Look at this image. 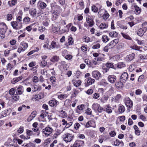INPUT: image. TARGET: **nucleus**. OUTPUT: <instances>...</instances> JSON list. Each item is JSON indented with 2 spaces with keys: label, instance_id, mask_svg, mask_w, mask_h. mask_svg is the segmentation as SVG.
<instances>
[{
  "label": "nucleus",
  "instance_id": "1",
  "mask_svg": "<svg viewBox=\"0 0 147 147\" xmlns=\"http://www.w3.org/2000/svg\"><path fill=\"white\" fill-rule=\"evenodd\" d=\"M50 6L51 10L50 12L52 13V20L54 21L56 20L58 18L59 13V12L61 9V7L59 5L54 3H51Z\"/></svg>",
  "mask_w": 147,
  "mask_h": 147
},
{
  "label": "nucleus",
  "instance_id": "2",
  "mask_svg": "<svg viewBox=\"0 0 147 147\" xmlns=\"http://www.w3.org/2000/svg\"><path fill=\"white\" fill-rule=\"evenodd\" d=\"M7 28V26L4 23H0V39L3 38L5 37V34Z\"/></svg>",
  "mask_w": 147,
  "mask_h": 147
},
{
  "label": "nucleus",
  "instance_id": "3",
  "mask_svg": "<svg viewBox=\"0 0 147 147\" xmlns=\"http://www.w3.org/2000/svg\"><path fill=\"white\" fill-rule=\"evenodd\" d=\"M18 88L16 90V94H15V90L13 88H11L9 91V94L11 95H13V96L11 97H9L8 99L9 100H14L15 101H17L18 100Z\"/></svg>",
  "mask_w": 147,
  "mask_h": 147
},
{
  "label": "nucleus",
  "instance_id": "4",
  "mask_svg": "<svg viewBox=\"0 0 147 147\" xmlns=\"http://www.w3.org/2000/svg\"><path fill=\"white\" fill-rule=\"evenodd\" d=\"M53 131V129L51 127H47L42 129V133L45 136L47 137L51 134Z\"/></svg>",
  "mask_w": 147,
  "mask_h": 147
},
{
  "label": "nucleus",
  "instance_id": "5",
  "mask_svg": "<svg viewBox=\"0 0 147 147\" xmlns=\"http://www.w3.org/2000/svg\"><path fill=\"white\" fill-rule=\"evenodd\" d=\"M86 21L88 24V26L92 27L94 26L95 24L94 20V17L92 16H88L86 18Z\"/></svg>",
  "mask_w": 147,
  "mask_h": 147
},
{
  "label": "nucleus",
  "instance_id": "6",
  "mask_svg": "<svg viewBox=\"0 0 147 147\" xmlns=\"http://www.w3.org/2000/svg\"><path fill=\"white\" fill-rule=\"evenodd\" d=\"M92 74L93 77L95 78L96 80H99L102 78V76L101 74L97 70L92 71Z\"/></svg>",
  "mask_w": 147,
  "mask_h": 147
},
{
  "label": "nucleus",
  "instance_id": "7",
  "mask_svg": "<svg viewBox=\"0 0 147 147\" xmlns=\"http://www.w3.org/2000/svg\"><path fill=\"white\" fill-rule=\"evenodd\" d=\"M64 140L66 142H71L73 139L74 136L71 134L67 133L63 136Z\"/></svg>",
  "mask_w": 147,
  "mask_h": 147
},
{
  "label": "nucleus",
  "instance_id": "8",
  "mask_svg": "<svg viewBox=\"0 0 147 147\" xmlns=\"http://www.w3.org/2000/svg\"><path fill=\"white\" fill-rule=\"evenodd\" d=\"M85 87H87L94 83L95 80L94 79L89 77L85 80Z\"/></svg>",
  "mask_w": 147,
  "mask_h": 147
},
{
  "label": "nucleus",
  "instance_id": "9",
  "mask_svg": "<svg viewBox=\"0 0 147 147\" xmlns=\"http://www.w3.org/2000/svg\"><path fill=\"white\" fill-rule=\"evenodd\" d=\"M128 78V75L126 72H123L120 78V80L121 82L124 83H125Z\"/></svg>",
  "mask_w": 147,
  "mask_h": 147
},
{
  "label": "nucleus",
  "instance_id": "10",
  "mask_svg": "<svg viewBox=\"0 0 147 147\" xmlns=\"http://www.w3.org/2000/svg\"><path fill=\"white\" fill-rule=\"evenodd\" d=\"M102 6L99 4H96V5H92L91 6L92 11L95 13H97L99 9L101 8Z\"/></svg>",
  "mask_w": 147,
  "mask_h": 147
},
{
  "label": "nucleus",
  "instance_id": "11",
  "mask_svg": "<svg viewBox=\"0 0 147 147\" xmlns=\"http://www.w3.org/2000/svg\"><path fill=\"white\" fill-rule=\"evenodd\" d=\"M84 144V142L83 141L77 140L71 147H81Z\"/></svg>",
  "mask_w": 147,
  "mask_h": 147
},
{
  "label": "nucleus",
  "instance_id": "12",
  "mask_svg": "<svg viewBox=\"0 0 147 147\" xmlns=\"http://www.w3.org/2000/svg\"><path fill=\"white\" fill-rule=\"evenodd\" d=\"M28 46V44L25 42H22L20 45V48H19V53L22 51H23L25 50L27 48Z\"/></svg>",
  "mask_w": 147,
  "mask_h": 147
},
{
  "label": "nucleus",
  "instance_id": "13",
  "mask_svg": "<svg viewBox=\"0 0 147 147\" xmlns=\"http://www.w3.org/2000/svg\"><path fill=\"white\" fill-rule=\"evenodd\" d=\"M147 30V28L146 27L139 29L137 32L138 35L140 36H142L146 31Z\"/></svg>",
  "mask_w": 147,
  "mask_h": 147
},
{
  "label": "nucleus",
  "instance_id": "14",
  "mask_svg": "<svg viewBox=\"0 0 147 147\" xmlns=\"http://www.w3.org/2000/svg\"><path fill=\"white\" fill-rule=\"evenodd\" d=\"M58 47L59 46L57 42L53 41L51 42L50 45L49 46L48 49L51 50L53 49H57Z\"/></svg>",
  "mask_w": 147,
  "mask_h": 147
},
{
  "label": "nucleus",
  "instance_id": "15",
  "mask_svg": "<svg viewBox=\"0 0 147 147\" xmlns=\"http://www.w3.org/2000/svg\"><path fill=\"white\" fill-rule=\"evenodd\" d=\"M135 56V54L134 53H131L125 57L124 60L126 61H130L134 58Z\"/></svg>",
  "mask_w": 147,
  "mask_h": 147
},
{
  "label": "nucleus",
  "instance_id": "16",
  "mask_svg": "<svg viewBox=\"0 0 147 147\" xmlns=\"http://www.w3.org/2000/svg\"><path fill=\"white\" fill-rule=\"evenodd\" d=\"M108 80L109 82L113 84L116 81V77L114 75H110L108 76Z\"/></svg>",
  "mask_w": 147,
  "mask_h": 147
},
{
  "label": "nucleus",
  "instance_id": "17",
  "mask_svg": "<svg viewBox=\"0 0 147 147\" xmlns=\"http://www.w3.org/2000/svg\"><path fill=\"white\" fill-rule=\"evenodd\" d=\"M125 103L126 105L128 107L131 108L133 106L132 102L129 98H125Z\"/></svg>",
  "mask_w": 147,
  "mask_h": 147
},
{
  "label": "nucleus",
  "instance_id": "18",
  "mask_svg": "<svg viewBox=\"0 0 147 147\" xmlns=\"http://www.w3.org/2000/svg\"><path fill=\"white\" fill-rule=\"evenodd\" d=\"M59 103V102L55 99H53L49 102V104L51 107L56 106Z\"/></svg>",
  "mask_w": 147,
  "mask_h": 147
},
{
  "label": "nucleus",
  "instance_id": "19",
  "mask_svg": "<svg viewBox=\"0 0 147 147\" xmlns=\"http://www.w3.org/2000/svg\"><path fill=\"white\" fill-rule=\"evenodd\" d=\"M46 3L44 2L39 1L38 3L37 6L38 7L41 9H44L47 6Z\"/></svg>",
  "mask_w": 147,
  "mask_h": 147
},
{
  "label": "nucleus",
  "instance_id": "20",
  "mask_svg": "<svg viewBox=\"0 0 147 147\" xmlns=\"http://www.w3.org/2000/svg\"><path fill=\"white\" fill-rule=\"evenodd\" d=\"M29 13L33 17H35L36 16V9L34 8L30 9L29 10Z\"/></svg>",
  "mask_w": 147,
  "mask_h": 147
},
{
  "label": "nucleus",
  "instance_id": "21",
  "mask_svg": "<svg viewBox=\"0 0 147 147\" xmlns=\"http://www.w3.org/2000/svg\"><path fill=\"white\" fill-rule=\"evenodd\" d=\"M8 114V110H5L2 111L0 113V118L6 116Z\"/></svg>",
  "mask_w": 147,
  "mask_h": 147
},
{
  "label": "nucleus",
  "instance_id": "22",
  "mask_svg": "<svg viewBox=\"0 0 147 147\" xmlns=\"http://www.w3.org/2000/svg\"><path fill=\"white\" fill-rule=\"evenodd\" d=\"M135 10V13L136 14H138L140 13L141 10V9L137 5L134 6Z\"/></svg>",
  "mask_w": 147,
  "mask_h": 147
},
{
  "label": "nucleus",
  "instance_id": "23",
  "mask_svg": "<svg viewBox=\"0 0 147 147\" xmlns=\"http://www.w3.org/2000/svg\"><path fill=\"white\" fill-rule=\"evenodd\" d=\"M109 96L107 95H104L100 99L101 102L103 103L106 102L108 100Z\"/></svg>",
  "mask_w": 147,
  "mask_h": 147
},
{
  "label": "nucleus",
  "instance_id": "24",
  "mask_svg": "<svg viewBox=\"0 0 147 147\" xmlns=\"http://www.w3.org/2000/svg\"><path fill=\"white\" fill-rule=\"evenodd\" d=\"M123 82H121V81L119 82H118L115 84V86L117 88H121L123 86Z\"/></svg>",
  "mask_w": 147,
  "mask_h": 147
},
{
  "label": "nucleus",
  "instance_id": "25",
  "mask_svg": "<svg viewBox=\"0 0 147 147\" xmlns=\"http://www.w3.org/2000/svg\"><path fill=\"white\" fill-rule=\"evenodd\" d=\"M108 27V25L107 24L103 22L100 24L99 27L100 29H104L107 28Z\"/></svg>",
  "mask_w": 147,
  "mask_h": 147
},
{
  "label": "nucleus",
  "instance_id": "26",
  "mask_svg": "<svg viewBox=\"0 0 147 147\" xmlns=\"http://www.w3.org/2000/svg\"><path fill=\"white\" fill-rule=\"evenodd\" d=\"M106 11H107L104 9H99L98 14L100 17H101V16H102L103 14Z\"/></svg>",
  "mask_w": 147,
  "mask_h": 147
},
{
  "label": "nucleus",
  "instance_id": "27",
  "mask_svg": "<svg viewBox=\"0 0 147 147\" xmlns=\"http://www.w3.org/2000/svg\"><path fill=\"white\" fill-rule=\"evenodd\" d=\"M100 106V105L97 103H94L92 105V108L95 111H96Z\"/></svg>",
  "mask_w": 147,
  "mask_h": 147
},
{
  "label": "nucleus",
  "instance_id": "28",
  "mask_svg": "<svg viewBox=\"0 0 147 147\" xmlns=\"http://www.w3.org/2000/svg\"><path fill=\"white\" fill-rule=\"evenodd\" d=\"M107 65V67L108 68L104 67V66H103L102 68L103 69L105 70L106 72H107V71L109 70L108 68H111L115 69V68L114 67V65Z\"/></svg>",
  "mask_w": 147,
  "mask_h": 147
},
{
  "label": "nucleus",
  "instance_id": "29",
  "mask_svg": "<svg viewBox=\"0 0 147 147\" xmlns=\"http://www.w3.org/2000/svg\"><path fill=\"white\" fill-rule=\"evenodd\" d=\"M68 96V95L66 94H61L60 95H59L58 96V98L60 99L61 100H62L63 99H65Z\"/></svg>",
  "mask_w": 147,
  "mask_h": 147
},
{
  "label": "nucleus",
  "instance_id": "30",
  "mask_svg": "<svg viewBox=\"0 0 147 147\" xmlns=\"http://www.w3.org/2000/svg\"><path fill=\"white\" fill-rule=\"evenodd\" d=\"M104 111H105L108 113H111L112 112L111 108L109 106H108L107 107H105Z\"/></svg>",
  "mask_w": 147,
  "mask_h": 147
},
{
  "label": "nucleus",
  "instance_id": "31",
  "mask_svg": "<svg viewBox=\"0 0 147 147\" xmlns=\"http://www.w3.org/2000/svg\"><path fill=\"white\" fill-rule=\"evenodd\" d=\"M109 16V15L106 11L103 14L102 16L101 17H102V18L104 20H107Z\"/></svg>",
  "mask_w": 147,
  "mask_h": 147
},
{
  "label": "nucleus",
  "instance_id": "32",
  "mask_svg": "<svg viewBox=\"0 0 147 147\" xmlns=\"http://www.w3.org/2000/svg\"><path fill=\"white\" fill-rule=\"evenodd\" d=\"M109 34L110 36L112 37H115L117 36L118 34L116 31H113L109 33Z\"/></svg>",
  "mask_w": 147,
  "mask_h": 147
},
{
  "label": "nucleus",
  "instance_id": "33",
  "mask_svg": "<svg viewBox=\"0 0 147 147\" xmlns=\"http://www.w3.org/2000/svg\"><path fill=\"white\" fill-rule=\"evenodd\" d=\"M32 130L34 132H36V133L34 134L35 135L38 136L40 134V131L39 130L38 127L35 128L33 127L32 129Z\"/></svg>",
  "mask_w": 147,
  "mask_h": 147
},
{
  "label": "nucleus",
  "instance_id": "34",
  "mask_svg": "<svg viewBox=\"0 0 147 147\" xmlns=\"http://www.w3.org/2000/svg\"><path fill=\"white\" fill-rule=\"evenodd\" d=\"M102 41L104 42H106L109 40L108 37L106 35H103L102 38Z\"/></svg>",
  "mask_w": 147,
  "mask_h": 147
},
{
  "label": "nucleus",
  "instance_id": "35",
  "mask_svg": "<svg viewBox=\"0 0 147 147\" xmlns=\"http://www.w3.org/2000/svg\"><path fill=\"white\" fill-rule=\"evenodd\" d=\"M11 25L13 28L15 29L18 28V23L16 21H13L11 22Z\"/></svg>",
  "mask_w": 147,
  "mask_h": 147
},
{
  "label": "nucleus",
  "instance_id": "36",
  "mask_svg": "<svg viewBox=\"0 0 147 147\" xmlns=\"http://www.w3.org/2000/svg\"><path fill=\"white\" fill-rule=\"evenodd\" d=\"M74 85L76 87L79 86L81 84V82L80 80H78L77 81H72Z\"/></svg>",
  "mask_w": 147,
  "mask_h": 147
},
{
  "label": "nucleus",
  "instance_id": "37",
  "mask_svg": "<svg viewBox=\"0 0 147 147\" xmlns=\"http://www.w3.org/2000/svg\"><path fill=\"white\" fill-rule=\"evenodd\" d=\"M17 3V0H12L11 1H9L8 3L10 6H13L15 5Z\"/></svg>",
  "mask_w": 147,
  "mask_h": 147
},
{
  "label": "nucleus",
  "instance_id": "38",
  "mask_svg": "<svg viewBox=\"0 0 147 147\" xmlns=\"http://www.w3.org/2000/svg\"><path fill=\"white\" fill-rule=\"evenodd\" d=\"M125 108L123 105H121L119 107V111L120 113H123L125 111Z\"/></svg>",
  "mask_w": 147,
  "mask_h": 147
},
{
  "label": "nucleus",
  "instance_id": "39",
  "mask_svg": "<svg viewBox=\"0 0 147 147\" xmlns=\"http://www.w3.org/2000/svg\"><path fill=\"white\" fill-rule=\"evenodd\" d=\"M121 34L124 38L129 40H131V38L128 34L123 33H121Z\"/></svg>",
  "mask_w": 147,
  "mask_h": 147
},
{
  "label": "nucleus",
  "instance_id": "40",
  "mask_svg": "<svg viewBox=\"0 0 147 147\" xmlns=\"http://www.w3.org/2000/svg\"><path fill=\"white\" fill-rule=\"evenodd\" d=\"M64 105L66 107H68L71 105V101L69 99H66L65 101Z\"/></svg>",
  "mask_w": 147,
  "mask_h": 147
},
{
  "label": "nucleus",
  "instance_id": "41",
  "mask_svg": "<svg viewBox=\"0 0 147 147\" xmlns=\"http://www.w3.org/2000/svg\"><path fill=\"white\" fill-rule=\"evenodd\" d=\"M26 131V134L28 136H30L32 135H35L33 131L32 130L27 129Z\"/></svg>",
  "mask_w": 147,
  "mask_h": 147
},
{
  "label": "nucleus",
  "instance_id": "42",
  "mask_svg": "<svg viewBox=\"0 0 147 147\" xmlns=\"http://www.w3.org/2000/svg\"><path fill=\"white\" fill-rule=\"evenodd\" d=\"M59 59V57L57 56H54L51 59V61L52 62L58 61Z\"/></svg>",
  "mask_w": 147,
  "mask_h": 147
},
{
  "label": "nucleus",
  "instance_id": "43",
  "mask_svg": "<svg viewBox=\"0 0 147 147\" xmlns=\"http://www.w3.org/2000/svg\"><path fill=\"white\" fill-rule=\"evenodd\" d=\"M74 43V40L71 37H69L68 39V43L69 45H72Z\"/></svg>",
  "mask_w": 147,
  "mask_h": 147
},
{
  "label": "nucleus",
  "instance_id": "44",
  "mask_svg": "<svg viewBox=\"0 0 147 147\" xmlns=\"http://www.w3.org/2000/svg\"><path fill=\"white\" fill-rule=\"evenodd\" d=\"M100 47V45L99 43H96L94 44L93 45L92 47V48L93 49H98Z\"/></svg>",
  "mask_w": 147,
  "mask_h": 147
},
{
  "label": "nucleus",
  "instance_id": "45",
  "mask_svg": "<svg viewBox=\"0 0 147 147\" xmlns=\"http://www.w3.org/2000/svg\"><path fill=\"white\" fill-rule=\"evenodd\" d=\"M124 20H121L117 22V26L120 28L124 23Z\"/></svg>",
  "mask_w": 147,
  "mask_h": 147
},
{
  "label": "nucleus",
  "instance_id": "46",
  "mask_svg": "<svg viewBox=\"0 0 147 147\" xmlns=\"http://www.w3.org/2000/svg\"><path fill=\"white\" fill-rule=\"evenodd\" d=\"M58 4L61 6H64L65 4V0H58L57 1Z\"/></svg>",
  "mask_w": 147,
  "mask_h": 147
},
{
  "label": "nucleus",
  "instance_id": "47",
  "mask_svg": "<svg viewBox=\"0 0 147 147\" xmlns=\"http://www.w3.org/2000/svg\"><path fill=\"white\" fill-rule=\"evenodd\" d=\"M115 45H114V43L113 40L107 45V46L110 47L109 48H111L113 47Z\"/></svg>",
  "mask_w": 147,
  "mask_h": 147
},
{
  "label": "nucleus",
  "instance_id": "48",
  "mask_svg": "<svg viewBox=\"0 0 147 147\" xmlns=\"http://www.w3.org/2000/svg\"><path fill=\"white\" fill-rule=\"evenodd\" d=\"M87 45H85L82 46L81 47V50L83 52H85L87 51Z\"/></svg>",
  "mask_w": 147,
  "mask_h": 147
},
{
  "label": "nucleus",
  "instance_id": "49",
  "mask_svg": "<svg viewBox=\"0 0 147 147\" xmlns=\"http://www.w3.org/2000/svg\"><path fill=\"white\" fill-rule=\"evenodd\" d=\"M13 18L12 15L11 14H8L7 15V20L8 21L11 20Z\"/></svg>",
  "mask_w": 147,
  "mask_h": 147
},
{
  "label": "nucleus",
  "instance_id": "50",
  "mask_svg": "<svg viewBox=\"0 0 147 147\" xmlns=\"http://www.w3.org/2000/svg\"><path fill=\"white\" fill-rule=\"evenodd\" d=\"M41 89V86H38L37 85H35L34 87V91H36L39 90L40 91Z\"/></svg>",
  "mask_w": 147,
  "mask_h": 147
},
{
  "label": "nucleus",
  "instance_id": "51",
  "mask_svg": "<svg viewBox=\"0 0 147 147\" xmlns=\"http://www.w3.org/2000/svg\"><path fill=\"white\" fill-rule=\"evenodd\" d=\"M144 76L143 75H141L138 78V81L139 82H143L144 81Z\"/></svg>",
  "mask_w": 147,
  "mask_h": 147
},
{
  "label": "nucleus",
  "instance_id": "52",
  "mask_svg": "<svg viewBox=\"0 0 147 147\" xmlns=\"http://www.w3.org/2000/svg\"><path fill=\"white\" fill-rule=\"evenodd\" d=\"M121 97V95L120 94H117L115 97L114 101L115 102H117L119 100Z\"/></svg>",
  "mask_w": 147,
  "mask_h": 147
},
{
  "label": "nucleus",
  "instance_id": "53",
  "mask_svg": "<svg viewBox=\"0 0 147 147\" xmlns=\"http://www.w3.org/2000/svg\"><path fill=\"white\" fill-rule=\"evenodd\" d=\"M23 21L26 23L29 22L30 21V18L28 17H26L24 18Z\"/></svg>",
  "mask_w": 147,
  "mask_h": 147
},
{
  "label": "nucleus",
  "instance_id": "54",
  "mask_svg": "<svg viewBox=\"0 0 147 147\" xmlns=\"http://www.w3.org/2000/svg\"><path fill=\"white\" fill-rule=\"evenodd\" d=\"M139 57L141 59H147V55H144L140 54Z\"/></svg>",
  "mask_w": 147,
  "mask_h": 147
},
{
  "label": "nucleus",
  "instance_id": "55",
  "mask_svg": "<svg viewBox=\"0 0 147 147\" xmlns=\"http://www.w3.org/2000/svg\"><path fill=\"white\" fill-rule=\"evenodd\" d=\"M92 97L93 98L96 99L100 97V95L98 93H95L93 94Z\"/></svg>",
  "mask_w": 147,
  "mask_h": 147
},
{
  "label": "nucleus",
  "instance_id": "56",
  "mask_svg": "<svg viewBox=\"0 0 147 147\" xmlns=\"http://www.w3.org/2000/svg\"><path fill=\"white\" fill-rule=\"evenodd\" d=\"M18 81V78H13L11 81V82L13 84H15Z\"/></svg>",
  "mask_w": 147,
  "mask_h": 147
},
{
  "label": "nucleus",
  "instance_id": "57",
  "mask_svg": "<svg viewBox=\"0 0 147 147\" xmlns=\"http://www.w3.org/2000/svg\"><path fill=\"white\" fill-rule=\"evenodd\" d=\"M56 78L55 76H52L50 77V80L51 82L53 84H55L56 81H55Z\"/></svg>",
  "mask_w": 147,
  "mask_h": 147
},
{
  "label": "nucleus",
  "instance_id": "58",
  "mask_svg": "<svg viewBox=\"0 0 147 147\" xmlns=\"http://www.w3.org/2000/svg\"><path fill=\"white\" fill-rule=\"evenodd\" d=\"M79 5L80 6V7H79L80 9H82L84 8V4L83 1H81V2H80L79 3Z\"/></svg>",
  "mask_w": 147,
  "mask_h": 147
},
{
  "label": "nucleus",
  "instance_id": "59",
  "mask_svg": "<svg viewBox=\"0 0 147 147\" xmlns=\"http://www.w3.org/2000/svg\"><path fill=\"white\" fill-rule=\"evenodd\" d=\"M104 110L105 109H104L102 107L100 106L96 111H98V112L99 113H101L102 111H104Z\"/></svg>",
  "mask_w": 147,
  "mask_h": 147
},
{
  "label": "nucleus",
  "instance_id": "60",
  "mask_svg": "<svg viewBox=\"0 0 147 147\" xmlns=\"http://www.w3.org/2000/svg\"><path fill=\"white\" fill-rule=\"evenodd\" d=\"M134 65H130L129 67V70L130 72L134 70L135 66H134Z\"/></svg>",
  "mask_w": 147,
  "mask_h": 147
},
{
  "label": "nucleus",
  "instance_id": "61",
  "mask_svg": "<svg viewBox=\"0 0 147 147\" xmlns=\"http://www.w3.org/2000/svg\"><path fill=\"white\" fill-rule=\"evenodd\" d=\"M23 88L22 86H19V95L22 94L23 92Z\"/></svg>",
  "mask_w": 147,
  "mask_h": 147
},
{
  "label": "nucleus",
  "instance_id": "62",
  "mask_svg": "<svg viewBox=\"0 0 147 147\" xmlns=\"http://www.w3.org/2000/svg\"><path fill=\"white\" fill-rule=\"evenodd\" d=\"M83 40L86 43H88L90 41V38L86 36L84 38Z\"/></svg>",
  "mask_w": 147,
  "mask_h": 147
},
{
  "label": "nucleus",
  "instance_id": "63",
  "mask_svg": "<svg viewBox=\"0 0 147 147\" xmlns=\"http://www.w3.org/2000/svg\"><path fill=\"white\" fill-rule=\"evenodd\" d=\"M89 121L90 124V125H91V127H94L95 126V122L93 120H90Z\"/></svg>",
  "mask_w": 147,
  "mask_h": 147
},
{
  "label": "nucleus",
  "instance_id": "64",
  "mask_svg": "<svg viewBox=\"0 0 147 147\" xmlns=\"http://www.w3.org/2000/svg\"><path fill=\"white\" fill-rule=\"evenodd\" d=\"M65 57L66 59L70 60L72 58V56L71 55L68 54L66 55Z\"/></svg>",
  "mask_w": 147,
  "mask_h": 147
}]
</instances>
